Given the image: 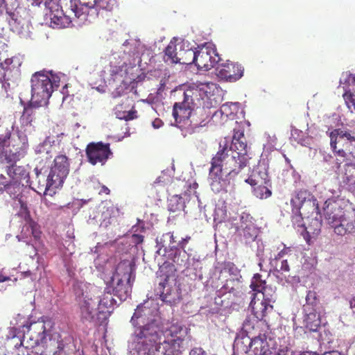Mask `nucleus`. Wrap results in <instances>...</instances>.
I'll return each mask as SVG.
<instances>
[{"instance_id":"nucleus-1","label":"nucleus","mask_w":355,"mask_h":355,"mask_svg":"<svg viewBox=\"0 0 355 355\" xmlns=\"http://www.w3.org/2000/svg\"><path fill=\"white\" fill-rule=\"evenodd\" d=\"M233 137L230 146L227 141L220 143L219 150L211 161L209 176L213 180L211 185L220 182L224 171L227 176L234 178L247 166L250 159L248 155V145L244 135V125L235 122Z\"/></svg>"},{"instance_id":"nucleus-2","label":"nucleus","mask_w":355,"mask_h":355,"mask_svg":"<svg viewBox=\"0 0 355 355\" xmlns=\"http://www.w3.org/2000/svg\"><path fill=\"white\" fill-rule=\"evenodd\" d=\"M44 6L49 10L51 23L53 28L69 27L73 19L80 23L87 21V15L81 11L78 0H44Z\"/></svg>"},{"instance_id":"nucleus-3","label":"nucleus","mask_w":355,"mask_h":355,"mask_svg":"<svg viewBox=\"0 0 355 355\" xmlns=\"http://www.w3.org/2000/svg\"><path fill=\"white\" fill-rule=\"evenodd\" d=\"M135 334L136 344L133 355H173L160 348L157 340L158 327L155 324H148L137 329Z\"/></svg>"},{"instance_id":"nucleus-4","label":"nucleus","mask_w":355,"mask_h":355,"mask_svg":"<svg viewBox=\"0 0 355 355\" xmlns=\"http://www.w3.org/2000/svg\"><path fill=\"white\" fill-rule=\"evenodd\" d=\"M329 137L337 168L343 163L355 158V135L351 131L342 128L334 129L330 132Z\"/></svg>"},{"instance_id":"nucleus-5","label":"nucleus","mask_w":355,"mask_h":355,"mask_svg":"<svg viewBox=\"0 0 355 355\" xmlns=\"http://www.w3.org/2000/svg\"><path fill=\"white\" fill-rule=\"evenodd\" d=\"M187 334V328L179 322L167 323L162 330L158 327L157 340L160 348L173 355H178Z\"/></svg>"},{"instance_id":"nucleus-6","label":"nucleus","mask_w":355,"mask_h":355,"mask_svg":"<svg viewBox=\"0 0 355 355\" xmlns=\"http://www.w3.org/2000/svg\"><path fill=\"white\" fill-rule=\"evenodd\" d=\"M51 320L41 318L37 321L31 322L23 326L24 333V340L26 342V348H34L38 347L49 334H51L53 328Z\"/></svg>"},{"instance_id":"nucleus-7","label":"nucleus","mask_w":355,"mask_h":355,"mask_svg":"<svg viewBox=\"0 0 355 355\" xmlns=\"http://www.w3.org/2000/svg\"><path fill=\"white\" fill-rule=\"evenodd\" d=\"M31 103L35 107L46 105L53 91L49 76L42 72L35 73L31 80Z\"/></svg>"},{"instance_id":"nucleus-8","label":"nucleus","mask_w":355,"mask_h":355,"mask_svg":"<svg viewBox=\"0 0 355 355\" xmlns=\"http://www.w3.org/2000/svg\"><path fill=\"white\" fill-rule=\"evenodd\" d=\"M69 158L65 155H57L53 160V164L47 177L45 190L62 187L69 175Z\"/></svg>"},{"instance_id":"nucleus-9","label":"nucleus","mask_w":355,"mask_h":355,"mask_svg":"<svg viewBox=\"0 0 355 355\" xmlns=\"http://www.w3.org/2000/svg\"><path fill=\"white\" fill-rule=\"evenodd\" d=\"M217 89L213 83H193L184 92V101L196 107L201 106V101L210 99L214 91Z\"/></svg>"},{"instance_id":"nucleus-10","label":"nucleus","mask_w":355,"mask_h":355,"mask_svg":"<svg viewBox=\"0 0 355 355\" xmlns=\"http://www.w3.org/2000/svg\"><path fill=\"white\" fill-rule=\"evenodd\" d=\"M220 60L215 45L206 43L196 51L193 63L200 70L208 71Z\"/></svg>"},{"instance_id":"nucleus-11","label":"nucleus","mask_w":355,"mask_h":355,"mask_svg":"<svg viewBox=\"0 0 355 355\" xmlns=\"http://www.w3.org/2000/svg\"><path fill=\"white\" fill-rule=\"evenodd\" d=\"M81 11L87 15V21L92 22L98 16L101 9L108 11L118 6L117 0H78Z\"/></svg>"},{"instance_id":"nucleus-12","label":"nucleus","mask_w":355,"mask_h":355,"mask_svg":"<svg viewBox=\"0 0 355 355\" xmlns=\"http://www.w3.org/2000/svg\"><path fill=\"white\" fill-rule=\"evenodd\" d=\"M343 204L342 201L333 198H329L324 202L323 214L329 224L336 223L343 218H354V211L345 209Z\"/></svg>"},{"instance_id":"nucleus-13","label":"nucleus","mask_w":355,"mask_h":355,"mask_svg":"<svg viewBox=\"0 0 355 355\" xmlns=\"http://www.w3.org/2000/svg\"><path fill=\"white\" fill-rule=\"evenodd\" d=\"M291 204L292 209L297 212L302 210L304 214H311V216H313L314 211L319 210L316 199L306 189L298 191L291 200Z\"/></svg>"},{"instance_id":"nucleus-14","label":"nucleus","mask_w":355,"mask_h":355,"mask_svg":"<svg viewBox=\"0 0 355 355\" xmlns=\"http://www.w3.org/2000/svg\"><path fill=\"white\" fill-rule=\"evenodd\" d=\"M99 293L100 291L96 287H92L89 292L83 293L82 297H79L78 306L83 320L91 321L93 320L95 313L97 315V310L95 306L96 304V295Z\"/></svg>"},{"instance_id":"nucleus-15","label":"nucleus","mask_w":355,"mask_h":355,"mask_svg":"<svg viewBox=\"0 0 355 355\" xmlns=\"http://www.w3.org/2000/svg\"><path fill=\"white\" fill-rule=\"evenodd\" d=\"M28 144L27 139H12L11 144L0 154L8 164H13L25 157L27 153Z\"/></svg>"},{"instance_id":"nucleus-16","label":"nucleus","mask_w":355,"mask_h":355,"mask_svg":"<svg viewBox=\"0 0 355 355\" xmlns=\"http://www.w3.org/2000/svg\"><path fill=\"white\" fill-rule=\"evenodd\" d=\"M210 113L204 107H196L193 110L189 121L186 123L183 121L181 126L184 128V137L193 134L201 127H204L208 122Z\"/></svg>"},{"instance_id":"nucleus-17","label":"nucleus","mask_w":355,"mask_h":355,"mask_svg":"<svg viewBox=\"0 0 355 355\" xmlns=\"http://www.w3.org/2000/svg\"><path fill=\"white\" fill-rule=\"evenodd\" d=\"M85 153L88 162L92 165L98 163L103 165L112 155L110 144L102 141L89 143L86 147Z\"/></svg>"},{"instance_id":"nucleus-18","label":"nucleus","mask_w":355,"mask_h":355,"mask_svg":"<svg viewBox=\"0 0 355 355\" xmlns=\"http://www.w3.org/2000/svg\"><path fill=\"white\" fill-rule=\"evenodd\" d=\"M64 345L59 333L53 332L38 347H36L35 355H60L64 350Z\"/></svg>"},{"instance_id":"nucleus-19","label":"nucleus","mask_w":355,"mask_h":355,"mask_svg":"<svg viewBox=\"0 0 355 355\" xmlns=\"http://www.w3.org/2000/svg\"><path fill=\"white\" fill-rule=\"evenodd\" d=\"M243 73L244 69L240 64L229 60L218 64L216 69V74L218 78L231 83L239 80L243 76Z\"/></svg>"},{"instance_id":"nucleus-20","label":"nucleus","mask_w":355,"mask_h":355,"mask_svg":"<svg viewBox=\"0 0 355 355\" xmlns=\"http://www.w3.org/2000/svg\"><path fill=\"white\" fill-rule=\"evenodd\" d=\"M7 168V174L12 180L6 184H3L2 191H6L8 193H12V187L15 189H21V181L25 180L28 176V173L23 166H18L16 163L10 164Z\"/></svg>"},{"instance_id":"nucleus-21","label":"nucleus","mask_w":355,"mask_h":355,"mask_svg":"<svg viewBox=\"0 0 355 355\" xmlns=\"http://www.w3.org/2000/svg\"><path fill=\"white\" fill-rule=\"evenodd\" d=\"M243 331L249 338L256 336H264L269 334V326L266 320H259L255 318H247L242 326Z\"/></svg>"},{"instance_id":"nucleus-22","label":"nucleus","mask_w":355,"mask_h":355,"mask_svg":"<svg viewBox=\"0 0 355 355\" xmlns=\"http://www.w3.org/2000/svg\"><path fill=\"white\" fill-rule=\"evenodd\" d=\"M314 217L307 216L306 217V230L302 232V236L308 244H311L313 239H315L320 234L322 228V219L319 210L313 212Z\"/></svg>"},{"instance_id":"nucleus-23","label":"nucleus","mask_w":355,"mask_h":355,"mask_svg":"<svg viewBox=\"0 0 355 355\" xmlns=\"http://www.w3.org/2000/svg\"><path fill=\"white\" fill-rule=\"evenodd\" d=\"M98 301L97 315L99 319L107 318L113 310L114 305L116 303L113 297V295L110 291L105 290L101 295H96Z\"/></svg>"},{"instance_id":"nucleus-24","label":"nucleus","mask_w":355,"mask_h":355,"mask_svg":"<svg viewBox=\"0 0 355 355\" xmlns=\"http://www.w3.org/2000/svg\"><path fill=\"white\" fill-rule=\"evenodd\" d=\"M194 107L191 106L187 102V101H182L181 102L175 103L173 105V116L175 119L176 125L182 131V134L184 136V128L181 126V123L183 121L186 123L187 121H189L193 110Z\"/></svg>"},{"instance_id":"nucleus-25","label":"nucleus","mask_w":355,"mask_h":355,"mask_svg":"<svg viewBox=\"0 0 355 355\" xmlns=\"http://www.w3.org/2000/svg\"><path fill=\"white\" fill-rule=\"evenodd\" d=\"M268 334L251 338L248 346V355H272V349L267 340Z\"/></svg>"},{"instance_id":"nucleus-26","label":"nucleus","mask_w":355,"mask_h":355,"mask_svg":"<svg viewBox=\"0 0 355 355\" xmlns=\"http://www.w3.org/2000/svg\"><path fill=\"white\" fill-rule=\"evenodd\" d=\"M250 306L252 309L254 318L261 320H266L267 315L273 309L271 304L261 300L257 297V293H252Z\"/></svg>"},{"instance_id":"nucleus-27","label":"nucleus","mask_w":355,"mask_h":355,"mask_svg":"<svg viewBox=\"0 0 355 355\" xmlns=\"http://www.w3.org/2000/svg\"><path fill=\"white\" fill-rule=\"evenodd\" d=\"M21 66V61L19 57L12 56L6 58L3 62L0 63V79L9 80L13 71H18Z\"/></svg>"},{"instance_id":"nucleus-28","label":"nucleus","mask_w":355,"mask_h":355,"mask_svg":"<svg viewBox=\"0 0 355 355\" xmlns=\"http://www.w3.org/2000/svg\"><path fill=\"white\" fill-rule=\"evenodd\" d=\"M132 272L133 266L130 262L128 261H121L116 268L115 273L112 277V283L114 284L116 279H120L130 283Z\"/></svg>"},{"instance_id":"nucleus-29","label":"nucleus","mask_w":355,"mask_h":355,"mask_svg":"<svg viewBox=\"0 0 355 355\" xmlns=\"http://www.w3.org/2000/svg\"><path fill=\"white\" fill-rule=\"evenodd\" d=\"M41 235L40 225L36 222L32 221L24 223L19 236L22 239L33 237L36 243L40 240Z\"/></svg>"},{"instance_id":"nucleus-30","label":"nucleus","mask_w":355,"mask_h":355,"mask_svg":"<svg viewBox=\"0 0 355 355\" xmlns=\"http://www.w3.org/2000/svg\"><path fill=\"white\" fill-rule=\"evenodd\" d=\"M156 295L159 296L164 302L170 304L175 303L178 294L176 292H172L171 289L167 286V278L164 282H160L158 286L155 288Z\"/></svg>"},{"instance_id":"nucleus-31","label":"nucleus","mask_w":355,"mask_h":355,"mask_svg":"<svg viewBox=\"0 0 355 355\" xmlns=\"http://www.w3.org/2000/svg\"><path fill=\"white\" fill-rule=\"evenodd\" d=\"M113 286V295L116 296L120 301L125 300L130 295L131 284L121 279H116Z\"/></svg>"},{"instance_id":"nucleus-32","label":"nucleus","mask_w":355,"mask_h":355,"mask_svg":"<svg viewBox=\"0 0 355 355\" xmlns=\"http://www.w3.org/2000/svg\"><path fill=\"white\" fill-rule=\"evenodd\" d=\"M304 324L306 329L310 331H316L321 324L320 313L318 311H303Z\"/></svg>"},{"instance_id":"nucleus-33","label":"nucleus","mask_w":355,"mask_h":355,"mask_svg":"<svg viewBox=\"0 0 355 355\" xmlns=\"http://www.w3.org/2000/svg\"><path fill=\"white\" fill-rule=\"evenodd\" d=\"M243 291L242 282L238 277L227 279L220 289V292L232 293L234 296H239Z\"/></svg>"},{"instance_id":"nucleus-34","label":"nucleus","mask_w":355,"mask_h":355,"mask_svg":"<svg viewBox=\"0 0 355 355\" xmlns=\"http://www.w3.org/2000/svg\"><path fill=\"white\" fill-rule=\"evenodd\" d=\"M337 223L339 224L335 225L334 232L338 235L344 236L355 231V217L343 218Z\"/></svg>"},{"instance_id":"nucleus-35","label":"nucleus","mask_w":355,"mask_h":355,"mask_svg":"<svg viewBox=\"0 0 355 355\" xmlns=\"http://www.w3.org/2000/svg\"><path fill=\"white\" fill-rule=\"evenodd\" d=\"M195 54L196 51L189 48L188 45L185 46V44L182 42L179 43L178 63L181 64H193L195 61Z\"/></svg>"},{"instance_id":"nucleus-36","label":"nucleus","mask_w":355,"mask_h":355,"mask_svg":"<svg viewBox=\"0 0 355 355\" xmlns=\"http://www.w3.org/2000/svg\"><path fill=\"white\" fill-rule=\"evenodd\" d=\"M179 43L171 41L164 50V60L168 64H178L179 60Z\"/></svg>"},{"instance_id":"nucleus-37","label":"nucleus","mask_w":355,"mask_h":355,"mask_svg":"<svg viewBox=\"0 0 355 355\" xmlns=\"http://www.w3.org/2000/svg\"><path fill=\"white\" fill-rule=\"evenodd\" d=\"M34 104L30 103L24 107L22 114L19 119V121L21 126L31 125L33 121L35 119V110L36 108Z\"/></svg>"},{"instance_id":"nucleus-38","label":"nucleus","mask_w":355,"mask_h":355,"mask_svg":"<svg viewBox=\"0 0 355 355\" xmlns=\"http://www.w3.org/2000/svg\"><path fill=\"white\" fill-rule=\"evenodd\" d=\"M306 302L303 305V311H318L320 300L317 293L314 291H309L306 295Z\"/></svg>"},{"instance_id":"nucleus-39","label":"nucleus","mask_w":355,"mask_h":355,"mask_svg":"<svg viewBox=\"0 0 355 355\" xmlns=\"http://www.w3.org/2000/svg\"><path fill=\"white\" fill-rule=\"evenodd\" d=\"M292 213L293 216L291 221L293 225L302 235V232H304L306 230L305 226L306 223L304 222V219L309 215L304 214L302 210H300L299 212H297L295 210L292 209Z\"/></svg>"},{"instance_id":"nucleus-40","label":"nucleus","mask_w":355,"mask_h":355,"mask_svg":"<svg viewBox=\"0 0 355 355\" xmlns=\"http://www.w3.org/2000/svg\"><path fill=\"white\" fill-rule=\"evenodd\" d=\"M12 131L3 124L0 125V154L10 144Z\"/></svg>"},{"instance_id":"nucleus-41","label":"nucleus","mask_w":355,"mask_h":355,"mask_svg":"<svg viewBox=\"0 0 355 355\" xmlns=\"http://www.w3.org/2000/svg\"><path fill=\"white\" fill-rule=\"evenodd\" d=\"M127 64L125 62L121 60L110 61L109 66V73L112 77L116 76H123V73H127L126 72Z\"/></svg>"},{"instance_id":"nucleus-42","label":"nucleus","mask_w":355,"mask_h":355,"mask_svg":"<svg viewBox=\"0 0 355 355\" xmlns=\"http://www.w3.org/2000/svg\"><path fill=\"white\" fill-rule=\"evenodd\" d=\"M236 230L246 239L253 240L256 237V230L252 221L248 222L246 225L238 226Z\"/></svg>"},{"instance_id":"nucleus-43","label":"nucleus","mask_w":355,"mask_h":355,"mask_svg":"<svg viewBox=\"0 0 355 355\" xmlns=\"http://www.w3.org/2000/svg\"><path fill=\"white\" fill-rule=\"evenodd\" d=\"M159 243L162 245V247L166 248L168 245V247L170 248L171 250H175L176 252L178 251V245H175V243H176V240L173 235V232H170L164 234L160 238Z\"/></svg>"},{"instance_id":"nucleus-44","label":"nucleus","mask_w":355,"mask_h":355,"mask_svg":"<svg viewBox=\"0 0 355 355\" xmlns=\"http://www.w3.org/2000/svg\"><path fill=\"white\" fill-rule=\"evenodd\" d=\"M345 182L349 187L355 188V164H345Z\"/></svg>"},{"instance_id":"nucleus-45","label":"nucleus","mask_w":355,"mask_h":355,"mask_svg":"<svg viewBox=\"0 0 355 355\" xmlns=\"http://www.w3.org/2000/svg\"><path fill=\"white\" fill-rule=\"evenodd\" d=\"M148 311L149 310L146 309V307L144 305H139L131 318V322L132 323V324L135 326L139 325L140 322H138V320H141L142 323H144L145 321L144 316H146L147 314L146 312Z\"/></svg>"},{"instance_id":"nucleus-46","label":"nucleus","mask_w":355,"mask_h":355,"mask_svg":"<svg viewBox=\"0 0 355 355\" xmlns=\"http://www.w3.org/2000/svg\"><path fill=\"white\" fill-rule=\"evenodd\" d=\"M266 286V282L265 280L261 279V275L259 273L254 274L250 284V287L254 292L253 293H257L258 295L259 292L263 289Z\"/></svg>"},{"instance_id":"nucleus-47","label":"nucleus","mask_w":355,"mask_h":355,"mask_svg":"<svg viewBox=\"0 0 355 355\" xmlns=\"http://www.w3.org/2000/svg\"><path fill=\"white\" fill-rule=\"evenodd\" d=\"M184 207L183 198L180 195H174L168 202V210L171 212H176L181 210Z\"/></svg>"},{"instance_id":"nucleus-48","label":"nucleus","mask_w":355,"mask_h":355,"mask_svg":"<svg viewBox=\"0 0 355 355\" xmlns=\"http://www.w3.org/2000/svg\"><path fill=\"white\" fill-rule=\"evenodd\" d=\"M258 294H260L261 299L269 304L275 301V291L271 286H266Z\"/></svg>"},{"instance_id":"nucleus-49","label":"nucleus","mask_w":355,"mask_h":355,"mask_svg":"<svg viewBox=\"0 0 355 355\" xmlns=\"http://www.w3.org/2000/svg\"><path fill=\"white\" fill-rule=\"evenodd\" d=\"M220 273H228L230 275L234 276L233 277H236L239 273V270L234 263L227 261L223 263Z\"/></svg>"},{"instance_id":"nucleus-50","label":"nucleus","mask_w":355,"mask_h":355,"mask_svg":"<svg viewBox=\"0 0 355 355\" xmlns=\"http://www.w3.org/2000/svg\"><path fill=\"white\" fill-rule=\"evenodd\" d=\"M20 209L18 212V216L24 220V223L34 221L30 214V211L26 203L19 200Z\"/></svg>"},{"instance_id":"nucleus-51","label":"nucleus","mask_w":355,"mask_h":355,"mask_svg":"<svg viewBox=\"0 0 355 355\" xmlns=\"http://www.w3.org/2000/svg\"><path fill=\"white\" fill-rule=\"evenodd\" d=\"M341 84H346L348 85H355V75L346 72L343 74L340 79Z\"/></svg>"},{"instance_id":"nucleus-52","label":"nucleus","mask_w":355,"mask_h":355,"mask_svg":"<svg viewBox=\"0 0 355 355\" xmlns=\"http://www.w3.org/2000/svg\"><path fill=\"white\" fill-rule=\"evenodd\" d=\"M343 98L349 107L352 105L355 110V98L351 92L346 90L343 94Z\"/></svg>"},{"instance_id":"nucleus-53","label":"nucleus","mask_w":355,"mask_h":355,"mask_svg":"<svg viewBox=\"0 0 355 355\" xmlns=\"http://www.w3.org/2000/svg\"><path fill=\"white\" fill-rule=\"evenodd\" d=\"M255 191L257 196H259L261 198H263V197L268 198L270 196L272 193L271 191L266 187L259 186Z\"/></svg>"},{"instance_id":"nucleus-54","label":"nucleus","mask_w":355,"mask_h":355,"mask_svg":"<svg viewBox=\"0 0 355 355\" xmlns=\"http://www.w3.org/2000/svg\"><path fill=\"white\" fill-rule=\"evenodd\" d=\"M191 238L190 236H187L185 238L182 239V240L178 243V251L182 249L185 253H187L189 256H191V254L186 250V245L191 240Z\"/></svg>"},{"instance_id":"nucleus-55","label":"nucleus","mask_w":355,"mask_h":355,"mask_svg":"<svg viewBox=\"0 0 355 355\" xmlns=\"http://www.w3.org/2000/svg\"><path fill=\"white\" fill-rule=\"evenodd\" d=\"M274 355H297V351L290 352V349L287 347L279 349Z\"/></svg>"},{"instance_id":"nucleus-56","label":"nucleus","mask_w":355,"mask_h":355,"mask_svg":"<svg viewBox=\"0 0 355 355\" xmlns=\"http://www.w3.org/2000/svg\"><path fill=\"white\" fill-rule=\"evenodd\" d=\"M250 221H252V217L248 214L243 213L240 218L239 226H241L242 225H246V224Z\"/></svg>"},{"instance_id":"nucleus-57","label":"nucleus","mask_w":355,"mask_h":355,"mask_svg":"<svg viewBox=\"0 0 355 355\" xmlns=\"http://www.w3.org/2000/svg\"><path fill=\"white\" fill-rule=\"evenodd\" d=\"M21 277L22 278H30L32 281L36 279L37 275L35 273L31 272V270H27L21 272Z\"/></svg>"},{"instance_id":"nucleus-58","label":"nucleus","mask_w":355,"mask_h":355,"mask_svg":"<svg viewBox=\"0 0 355 355\" xmlns=\"http://www.w3.org/2000/svg\"><path fill=\"white\" fill-rule=\"evenodd\" d=\"M189 355H207V354L202 348L195 347L191 350Z\"/></svg>"},{"instance_id":"nucleus-59","label":"nucleus","mask_w":355,"mask_h":355,"mask_svg":"<svg viewBox=\"0 0 355 355\" xmlns=\"http://www.w3.org/2000/svg\"><path fill=\"white\" fill-rule=\"evenodd\" d=\"M144 238L143 235L134 234L132 236V241L135 244L138 245L144 241Z\"/></svg>"},{"instance_id":"nucleus-60","label":"nucleus","mask_w":355,"mask_h":355,"mask_svg":"<svg viewBox=\"0 0 355 355\" xmlns=\"http://www.w3.org/2000/svg\"><path fill=\"white\" fill-rule=\"evenodd\" d=\"M279 270L282 271V272H289L290 267H289L287 260H282L281 261V266H280Z\"/></svg>"},{"instance_id":"nucleus-61","label":"nucleus","mask_w":355,"mask_h":355,"mask_svg":"<svg viewBox=\"0 0 355 355\" xmlns=\"http://www.w3.org/2000/svg\"><path fill=\"white\" fill-rule=\"evenodd\" d=\"M122 118L124 119L125 121L134 119L137 118V111L131 110L128 112L127 114L123 116Z\"/></svg>"},{"instance_id":"nucleus-62","label":"nucleus","mask_w":355,"mask_h":355,"mask_svg":"<svg viewBox=\"0 0 355 355\" xmlns=\"http://www.w3.org/2000/svg\"><path fill=\"white\" fill-rule=\"evenodd\" d=\"M289 251L288 248H284L282 249L276 256L275 259L277 261L278 259H282L285 254H288V252Z\"/></svg>"},{"instance_id":"nucleus-63","label":"nucleus","mask_w":355,"mask_h":355,"mask_svg":"<svg viewBox=\"0 0 355 355\" xmlns=\"http://www.w3.org/2000/svg\"><path fill=\"white\" fill-rule=\"evenodd\" d=\"M163 125V122L160 119H155L153 122H152V125L155 128H159L162 125Z\"/></svg>"},{"instance_id":"nucleus-64","label":"nucleus","mask_w":355,"mask_h":355,"mask_svg":"<svg viewBox=\"0 0 355 355\" xmlns=\"http://www.w3.org/2000/svg\"><path fill=\"white\" fill-rule=\"evenodd\" d=\"M297 355H320L317 352L311 351H297Z\"/></svg>"}]
</instances>
